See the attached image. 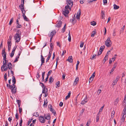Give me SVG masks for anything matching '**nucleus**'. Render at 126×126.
Wrapping results in <instances>:
<instances>
[{
    "instance_id": "46",
    "label": "nucleus",
    "mask_w": 126,
    "mask_h": 126,
    "mask_svg": "<svg viewBox=\"0 0 126 126\" xmlns=\"http://www.w3.org/2000/svg\"><path fill=\"white\" fill-rule=\"evenodd\" d=\"M14 52L12 51V53L10 54V56L11 58L14 55Z\"/></svg>"
},
{
    "instance_id": "37",
    "label": "nucleus",
    "mask_w": 126,
    "mask_h": 126,
    "mask_svg": "<svg viewBox=\"0 0 126 126\" xmlns=\"http://www.w3.org/2000/svg\"><path fill=\"white\" fill-rule=\"evenodd\" d=\"M125 120V119H124V118H121L120 121V122L121 123V125L124 122Z\"/></svg>"
},
{
    "instance_id": "53",
    "label": "nucleus",
    "mask_w": 126,
    "mask_h": 126,
    "mask_svg": "<svg viewBox=\"0 0 126 126\" xmlns=\"http://www.w3.org/2000/svg\"><path fill=\"white\" fill-rule=\"evenodd\" d=\"M19 113H20L22 111V109L21 108H19Z\"/></svg>"
},
{
    "instance_id": "33",
    "label": "nucleus",
    "mask_w": 126,
    "mask_h": 126,
    "mask_svg": "<svg viewBox=\"0 0 126 126\" xmlns=\"http://www.w3.org/2000/svg\"><path fill=\"white\" fill-rule=\"evenodd\" d=\"M71 8L72 7H71L70 6L67 5L65 6V8L66 9H68L71 10Z\"/></svg>"
},
{
    "instance_id": "19",
    "label": "nucleus",
    "mask_w": 126,
    "mask_h": 126,
    "mask_svg": "<svg viewBox=\"0 0 126 126\" xmlns=\"http://www.w3.org/2000/svg\"><path fill=\"white\" fill-rule=\"evenodd\" d=\"M22 16L23 17L24 20L26 21H30L29 19L27 18L25 15H23Z\"/></svg>"
},
{
    "instance_id": "49",
    "label": "nucleus",
    "mask_w": 126,
    "mask_h": 126,
    "mask_svg": "<svg viewBox=\"0 0 126 126\" xmlns=\"http://www.w3.org/2000/svg\"><path fill=\"white\" fill-rule=\"evenodd\" d=\"M84 44V42H81L80 43V47H82L83 46V44Z\"/></svg>"
},
{
    "instance_id": "15",
    "label": "nucleus",
    "mask_w": 126,
    "mask_h": 126,
    "mask_svg": "<svg viewBox=\"0 0 126 126\" xmlns=\"http://www.w3.org/2000/svg\"><path fill=\"white\" fill-rule=\"evenodd\" d=\"M19 7L20 10H21L23 15H25L26 11L24 9V6H23V7Z\"/></svg>"
},
{
    "instance_id": "23",
    "label": "nucleus",
    "mask_w": 126,
    "mask_h": 126,
    "mask_svg": "<svg viewBox=\"0 0 126 126\" xmlns=\"http://www.w3.org/2000/svg\"><path fill=\"white\" fill-rule=\"evenodd\" d=\"M79 78L78 77H77L75 79V80L74 82V84H75L76 85L77 83V82L79 81Z\"/></svg>"
},
{
    "instance_id": "43",
    "label": "nucleus",
    "mask_w": 126,
    "mask_h": 126,
    "mask_svg": "<svg viewBox=\"0 0 126 126\" xmlns=\"http://www.w3.org/2000/svg\"><path fill=\"white\" fill-rule=\"evenodd\" d=\"M50 47L51 49L52 50L53 49V45L52 43L50 44Z\"/></svg>"
},
{
    "instance_id": "18",
    "label": "nucleus",
    "mask_w": 126,
    "mask_h": 126,
    "mask_svg": "<svg viewBox=\"0 0 126 126\" xmlns=\"http://www.w3.org/2000/svg\"><path fill=\"white\" fill-rule=\"evenodd\" d=\"M46 115H44V116L45 117V119H47V120H49L50 118V115L49 114H48V115L47 116Z\"/></svg>"
},
{
    "instance_id": "11",
    "label": "nucleus",
    "mask_w": 126,
    "mask_h": 126,
    "mask_svg": "<svg viewBox=\"0 0 126 126\" xmlns=\"http://www.w3.org/2000/svg\"><path fill=\"white\" fill-rule=\"evenodd\" d=\"M88 101L87 99V97L86 96L83 100L81 103V104L82 105H84Z\"/></svg>"
},
{
    "instance_id": "59",
    "label": "nucleus",
    "mask_w": 126,
    "mask_h": 126,
    "mask_svg": "<svg viewBox=\"0 0 126 126\" xmlns=\"http://www.w3.org/2000/svg\"><path fill=\"white\" fill-rule=\"evenodd\" d=\"M52 72V71L51 70H49L47 76H48L49 77V76L51 74Z\"/></svg>"
},
{
    "instance_id": "3",
    "label": "nucleus",
    "mask_w": 126,
    "mask_h": 126,
    "mask_svg": "<svg viewBox=\"0 0 126 126\" xmlns=\"http://www.w3.org/2000/svg\"><path fill=\"white\" fill-rule=\"evenodd\" d=\"M110 38L108 37L105 42V45L107 47H110L111 46V43Z\"/></svg>"
},
{
    "instance_id": "20",
    "label": "nucleus",
    "mask_w": 126,
    "mask_h": 126,
    "mask_svg": "<svg viewBox=\"0 0 126 126\" xmlns=\"http://www.w3.org/2000/svg\"><path fill=\"white\" fill-rule=\"evenodd\" d=\"M118 101L119 99L118 98L116 99L114 102V105L115 106L117 104Z\"/></svg>"
},
{
    "instance_id": "48",
    "label": "nucleus",
    "mask_w": 126,
    "mask_h": 126,
    "mask_svg": "<svg viewBox=\"0 0 126 126\" xmlns=\"http://www.w3.org/2000/svg\"><path fill=\"white\" fill-rule=\"evenodd\" d=\"M104 106V105H103V106L102 107L100 108V109L99 111V112H102L103 109V108Z\"/></svg>"
},
{
    "instance_id": "5",
    "label": "nucleus",
    "mask_w": 126,
    "mask_h": 126,
    "mask_svg": "<svg viewBox=\"0 0 126 126\" xmlns=\"http://www.w3.org/2000/svg\"><path fill=\"white\" fill-rule=\"evenodd\" d=\"M8 62V61L7 60H4L3 61V65L2 66L1 68V70L2 71H3V70H2V68H4V67H5L6 65L7 64V63Z\"/></svg>"
},
{
    "instance_id": "27",
    "label": "nucleus",
    "mask_w": 126,
    "mask_h": 126,
    "mask_svg": "<svg viewBox=\"0 0 126 126\" xmlns=\"http://www.w3.org/2000/svg\"><path fill=\"white\" fill-rule=\"evenodd\" d=\"M96 30L95 29H94V31L92 32V35H91V37H93L94 36V35L95 33H96Z\"/></svg>"
},
{
    "instance_id": "6",
    "label": "nucleus",
    "mask_w": 126,
    "mask_h": 126,
    "mask_svg": "<svg viewBox=\"0 0 126 126\" xmlns=\"http://www.w3.org/2000/svg\"><path fill=\"white\" fill-rule=\"evenodd\" d=\"M39 119L40 121L42 123H44L45 122V119L43 116H41L39 117Z\"/></svg>"
},
{
    "instance_id": "51",
    "label": "nucleus",
    "mask_w": 126,
    "mask_h": 126,
    "mask_svg": "<svg viewBox=\"0 0 126 126\" xmlns=\"http://www.w3.org/2000/svg\"><path fill=\"white\" fill-rule=\"evenodd\" d=\"M32 119H29L28 122V123L27 124V125L28 126L29 124L31 123L32 122Z\"/></svg>"
},
{
    "instance_id": "31",
    "label": "nucleus",
    "mask_w": 126,
    "mask_h": 126,
    "mask_svg": "<svg viewBox=\"0 0 126 126\" xmlns=\"http://www.w3.org/2000/svg\"><path fill=\"white\" fill-rule=\"evenodd\" d=\"M66 26V24H65L64 25L63 28L62 29V32L63 33L65 31V27Z\"/></svg>"
},
{
    "instance_id": "63",
    "label": "nucleus",
    "mask_w": 126,
    "mask_h": 126,
    "mask_svg": "<svg viewBox=\"0 0 126 126\" xmlns=\"http://www.w3.org/2000/svg\"><path fill=\"white\" fill-rule=\"evenodd\" d=\"M52 106L51 104H49V105L48 106V107L49 109H51L52 108Z\"/></svg>"
},
{
    "instance_id": "26",
    "label": "nucleus",
    "mask_w": 126,
    "mask_h": 126,
    "mask_svg": "<svg viewBox=\"0 0 126 126\" xmlns=\"http://www.w3.org/2000/svg\"><path fill=\"white\" fill-rule=\"evenodd\" d=\"M71 93V92L70 91H69L68 95L65 97V99H67L70 97Z\"/></svg>"
},
{
    "instance_id": "25",
    "label": "nucleus",
    "mask_w": 126,
    "mask_h": 126,
    "mask_svg": "<svg viewBox=\"0 0 126 126\" xmlns=\"http://www.w3.org/2000/svg\"><path fill=\"white\" fill-rule=\"evenodd\" d=\"M68 40L69 42H70L71 40V38L70 34V30L69 31V33H68Z\"/></svg>"
},
{
    "instance_id": "29",
    "label": "nucleus",
    "mask_w": 126,
    "mask_h": 126,
    "mask_svg": "<svg viewBox=\"0 0 126 126\" xmlns=\"http://www.w3.org/2000/svg\"><path fill=\"white\" fill-rule=\"evenodd\" d=\"M56 85L57 86L56 87V88L59 87L60 86V81H57L56 83Z\"/></svg>"
},
{
    "instance_id": "21",
    "label": "nucleus",
    "mask_w": 126,
    "mask_h": 126,
    "mask_svg": "<svg viewBox=\"0 0 126 126\" xmlns=\"http://www.w3.org/2000/svg\"><path fill=\"white\" fill-rule=\"evenodd\" d=\"M62 22L60 21H59L58 23L57 24L58 25V28H60L61 27L62 25Z\"/></svg>"
},
{
    "instance_id": "54",
    "label": "nucleus",
    "mask_w": 126,
    "mask_h": 126,
    "mask_svg": "<svg viewBox=\"0 0 126 126\" xmlns=\"http://www.w3.org/2000/svg\"><path fill=\"white\" fill-rule=\"evenodd\" d=\"M101 15L102 16H105L104 12L102 10L101 11Z\"/></svg>"
},
{
    "instance_id": "12",
    "label": "nucleus",
    "mask_w": 126,
    "mask_h": 126,
    "mask_svg": "<svg viewBox=\"0 0 126 126\" xmlns=\"http://www.w3.org/2000/svg\"><path fill=\"white\" fill-rule=\"evenodd\" d=\"M42 49L41 52V62L42 63H44L45 62V58H44L43 56L42 55Z\"/></svg>"
},
{
    "instance_id": "10",
    "label": "nucleus",
    "mask_w": 126,
    "mask_h": 126,
    "mask_svg": "<svg viewBox=\"0 0 126 126\" xmlns=\"http://www.w3.org/2000/svg\"><path fill=\"white\" fill-rule=\"evenodd\" d=\"M95 72H94L91 76V77L89 79V81L90 83V81L92 82V81L93 80V79L95 77Z\"/></svg>"
},
{
    "instance_id": "58",
    "label": "nucleus",
    "mask_w": 126,
    "mask_h": 126,
    "mask_svg": "<svg viewBox=\"0 0 126 126\" xmlns=\"http://www.w3.org/2000/svg\"><path fill=\"white\" fill-rule=\"evenodd\" d=\"M17 46H15L13 48V49H12V51H13L14 52Z\"/></svg>"
},
{
    "instance_id": "28",
    "label": "nucleus",
    "mask_w": 126,
    "mask_h": 126,
    "mask_svg": "<svg viewBox=\"0 0 126 126\" xmlns=\"http://www.w3.org/2000/svg\"><path fill=\"white\" fill-rule=\"evenodd\" d=\"M114 9L115 10L117 9H119V6H118L115 4H114L113 5Z\"/></svg>"
},
{
    "instance_id": "35",
    "label": "nucleus",
    "mask_w": 126,
    "mask_h": 126,
    "mask_svg": "<svg viewBox=\"0 0 126 126\" xmlns=\"http://www.w3.org/2000/svg\"><path fill=\"white\" fill-rule=\"evenodd\" d=\"M33 114H34L33 115V116H35L36 117H38L39 116V114H38V113L37 112H34L33 113Z\"/></svg>"
},
{
    "instance_id": "50",
    "label": "nucleus",
    "mask_w": 126,
    "mask_h": 126,
    "mask_svg": "<svg viewBox=\"0 0 126 126\" xmlns=\"http://www.w3.org/2000/svg\"><path fill=\"white\" fill-rule=\"evenodd\" d=\"M63 75L62 76V78L63 79H64L65 78V73H63Z\"/></svg>"
},
{
    "instance_id": "9",
    "label": "nucleus",
    "mask_w": 126,
    "mask_h": 126,
    "mask_svg": "<svg viewBox=\"0 0 126 126\" xmlns=\"http://www.w3.org/2000/svg\"><path fill=\"white\" fill-rule=\"evenodd\" d=\"M56 32L55 30H53L50 33L48 34V36H53L54 35H55Z\"/></svg>"
},
{
    "instance_id": "34",
    "label": "nucleus",
    "mask_w": 126,
    "mask_h": 126,
    "mask_svg": "<svg viewBox=\"0 0 126 126\" xmlns=\"http://www.w3.org/2000/svg\"><path fill=\"white\" fill-rule=\"evenodd\" d=\"M115 114V112L114 111H113L111 112V118H113L114 116V114Z\"/></svg>"
},
{
    "instance_id": "47",
    "label": "nucleus",
    "mask_w": 126,
    "mask_h": 126,
    "mask_svg": "<svg viewBox=\"0 0 126 126\" xmlns=\"http://www.w3.org/2000/svg\"><path fill=\"white\" fill-rule=\"evenodd\" d=\"M99 120V116L98 115H96V121L97 122Z\"/></svg>"
},
{
    "instance_id": "57",
    "label": "nucleus",
    "mask_w": 126,
    "mask_h": 126,
    "mask_svg": "<svg viewBox=\"0 0 126 126\" xmlns=\"http://www.w3.org/2000/svg\"><path fill=\"white\" fill-rule=\"evenodd\" d=\"M16 101L18 104H21V101L20 100L17 99L16 100Z\"/></svg>"
},
{
    "instance_id": "14",
    "label": "nucleus",
    "mask_w": 126,
    "mask_h": 126,
    "mask_svg": "<svg viewBox=\"0 0 126 126\" xmlns=\"http://www.w3.org/2000/svg\"><path fill=\"white\" fill-rule=\"evenodd\" d=\"M72 57V56H70L69 57L68 59L67 60L70 63H73Z\"/></svg>"
},
{
    "instance_id": "64",
    "label": "nucleus",
    "mask_w": 126,
    "mask_h": 126,
    "mask_svg": "<svg viewBox=\"0 0 126 126\" xmlns=\"http://www.w3.org/2000/svg\"><path fill=\"white\" fill-rule=\"evenodd\" d=\"M105 46L104 45L103 46H101L100 47V48L101 49L103 50L105 48Z\"/></svg>"
},
{
    "instance_id": "7",
    "label": "nucleus",
    "mask_w": 126,
    "mask_h": 126,
    "mask_svg": "<svg viewBox=\"0 0 126 126\" xmlns=\"http://www.w3.org/2000/svg\"><path fill=\"white\" fill-rule=\"evenodd\" d=\"M66 4L72 7L73 5V2L72 0H66Z\"/></svg>"
},
{
    "instance_id": "2",
    "label": "nucleus",
    "mask_w": 126,
    "mask_h": 126,
    "mask_svg": "<svg viewBox=\"0 0 126 126\" xmlns=\"http://www.w3.org/2000/svg\"><path fill=\"white\" fill-rule=\"evenodd\" d=\"M8 69L10 70L13 69V65L11 63H8L5 67L2 68V70L3 71H6L8 70Z\"/></svg>"
},
{
    "instance_id": "38",
    "label": "nucleus",
    "mask_w": 126,
    "mask_h": 126,
    "mask_svg": "<svg viewBox=\"0 0 126 126\" xmlns=\"http://www.w3.org/2000/svg\"><path fill=\"white\" fill-rule=\"evenodd\" d=\"M79 61H77V64L76 65V70H77L78 68V66L79 64Z\"/></svg>"
},
{
    "instance_id": "4",
    "label": "nucleus",
    "mask_w": 126,
    "mask_h": 126,
    "mask_svg": "<svg viewBox=\"0 0 126 126\" xmlns=\"http://www.w3.org/2000/svg\"><path fill=\"white\" fill-rule=\"evenodd\" d=\"M21 35H19L17 33L15 34L14 36V38L16 40L15 42L16 43H18L20 40L21 39Z\"/></svg>"
},
{
    "instance_id": "36",
    "label": "nucleus",
    "mask_w": 126,
    "mask_h": 126,
    "mask_svg": "<svg viewBox=\"0 0 126 126\" xmlns=\"http://www.w3.org/2000/svg\"><path fill=\"white\" fill-rule=\"evenodd\" d=\"M80 12L79 13V14L78 15H77L76 16V18L78 19H79L80 18Z\"/></svg>"
},
{
    "instance_id": "44",
    "label": "nucleus",
    "mask_w": 126,
    "mask_h": 126,
    "mask_svg": "<svg viewBox=\"0 0 126 126\" xmlns=\"http://www.w3.org/2000/svg\"><path fill=\"white\" fill-rule=\"evenodd\" d=\"M19 58V57H16V58L15 59V60L14 62L16 63L18 61V59Z\"/></svg>"
},
{
    "instance_id": "16",
    "label": "nucleus",
    "mask_w": 126,
    "mask_h": 126,
    "mask_svg": "<svg viewBox=\"0 0 126 126\" xmlns=\"http://www.w3.org/2000/svg\"><path fill=\"white\" fill-rule=\"evenodd\" d=\"M50 110L51 112L52 113L54 114V116H56L57 115V114L56 111L52 108L51 109H50Z\"/></svg>"
},
{
    "instance_id": "61",
    "label": "nucleus",
    "mask_w": 126,
    "mask_h": 126,
    "mask_svg": "<svg viewBox=\"0 0 126 126\" xmlns=\"http://www.w3.org/2000/svg\"><path fill=\"white\" fill-rule=\"evenodd\" d=\"M96 58L95 57V56L94 55H93V56L92 57L90 58V59L91 60H93L94 59H95Z\"/></svg>"
},
{
    "instance_id": "41",
    "label": "nucleus",
    "mask_w": 126,
    "mask_h": 126,
    "mask_svg": "<svg viewBox=\"0 0 126 126\" xmlns=\"http://www.w3.org/2000/svg\"><path fill=\"white\" fill-rule=\"evenodd\" d=\"M16 33H17L19 35H21V31L19 30H17L16 31Z\"/></svg>"
},
{
    "instance_id": "22",
    "label": "nucleus",
    "mask_w": 126,
    "mask_h": 126,
    "mask_svg": "<svg viewBox=\"0 0 126 126\" xmlns=\"http://www.w3.org/2000/svg\"><path fill=\"white\" fill-rule=\"evenodd\" d=\"M53 81V79L52 77H50L49 79V82L50 83H51Z\"/></svg>"
},
{
    "instance_id": "32",
    "label": "nucleus",
    "mask_w": 126,
    "mask_h": 126,
    "mask_svg": "<svg viewBox=\"0 0 126 126\" xmlns=\"http://www.w3.org/2000/svg\"><path fill=\"white\" fill-rule=\"evenodd\" d=\"M108 58V55H106L104 58V62H103V63H104L106 60H107Z\"/></svg>"
},
{
    "instance_id": "24",
    "label": "nucleus",
    "mask_w": 126,
    "mask_h": 126,
    "mask_svg": "<svg viewBox=\"0 0 126 126\" xmlns=\"http://www.w3.org/2000/svg\"><path fill=\"white\" fill-rule=\"evenodd\" d=\"M24 0H21V4L19 6V7H20L21 6V7H23V6H24Z\"/></svg>"
},
{
    "instance_id": "39",
    "label": "nucleus",
    "mask_w": 126,
    "mask_h": 126,
    "mask_svg": "<svg viewBox=\"0 0 126 126\" xmlns=\"http://www.w3.org/2000/svg\"><path fill=\"white\" fill-rule=\"evenodd\" d=\"M14 19L13 18H12L10 20V21L9 23V24L10 25H11L12 23L13 22Z\"/></svg>"
},
{
    "instance_id": "30",
    "label": "nucleus",
    "mask_w": 126,
    "mask_h": 126,
    "mask_svg": "<svg viewBox=\"0 0 126 126\" xmlns=\"http://www.w3.org/2000/svg\"><path fill=\"white\" fill-rule=\"evenodd\" d=\"M39 74L40 72L39 71H38L37 73L36 77L37 79H39V78L40 77V75H39Z\"/></svg>"
},
{
    "instance_id": "55",
    "label": "nucleus",
    "mask_w": 126,
    "mask_h": 126,
    "mask_svg": "<svg viewBox=\"0 0 126 126\" xmlns=\"http://www.w3.org/2000/svg\"><path fill=\"white\" fill-rule=\"evenodd\" d=\"M48 78L49 77L48 76H47V77L45 79V83H46V82L47 81Z\"/></svg>"
},
{
    "instance_id": "17",
    "label": "nucleus",
    "mask_w": 126,
    "mask_h": 126,
    "mask_svg": "<svg viewBox=\"0 0 126 126\" xmlns=\"http://www.w3.org/2000/svg\"><path fill=\"white\" fill-rule=\"evenodd\" d=\"M48 90L47 88L45 87H44L42 90V93H45L47 92Z\"/></svg>"
},
{
    "instance_id": "45",
    "label": "nucleus",
    "mask_w": 126,
    "mask_h": 126,
    "mask_svg": "<svg viewBox=\"0 0 126 126\" xmlns=\"http://www.w3.org/2000/svg\"><path fill=\"white\" fill-rule=\"evenodd\" d=\"M5 47L3 48V49L2 50V55H3V54L5 53Z\"/></svg>"
},
{
    "instance_id": "40",
    "label": "nucleus",
    "mask_w": 126,
    "mask_h": 126,
    "mask_svg": "<svg viewBox=\"0 0 126 126\" xmlns=\"http://www.w3.org/2000/svg\"><path fill=\"white\" fill-rule=\"evenodd\" d=\"M91 24L93 26H95L96 24V22L94 21L91 22Z\"/></svg>"
},
{
    "instance_id": "62",
    "label": "nucleus",
    "mask_w": 126,
    "mask_h": 126,
    "mask_svg": "<svg viewBox=\"0 0 126 126\" xmlns=\"http://www.w3.org/2000/svg\"><path fill=\"white\" fill-rule=\"evenodd\" d=\"M16 119H18V114L17 113H16Z\"/></svg>"
},
{
    "instance_id": "52",
    "label": "nucleus",
    "mask_w": 126,
    "mask_h": 126,
    "mask_svg": "<svg viewBox=\"0 0 126 126\" xmlns=\"http://www.w3.org/2000/svg\"><path fill=\"white\" fill-rule=\"evenodd\" d=\"M123 115H126V109H124L123 110Z\"/></svg>"
},
{
    "instance_id": "60",
    "label": "nucleus",
    "mask_w": 126,
    "mask_h": 126,
    "mask_svg": "<svg viewBox=\"0 0 126 126\" xmlns=\"http://www.w3.org/2000/svg\"><path fill=\"white\" fill-rule=\"evenodd\" d=\"M117 66V64L116 63H115L113 65V67L112 68H113L114 69Z\"/></svg>"
},
{
    "instance_id": "8",
    "label": "nucleus",
    "mask_w": 126,
    "mask_h": 126,
    "mask_svg": "<svg viewBox=\"0 0 126 126\" xmlns=\"http://www.w3.org/2000/svg\"><path fill=\"white\" fill-rule=\"evenodd\" d=\"M63 14L65 16H67L66 14H68L69 13V11L67 9H65L63 11Z\"/></svg>"
},
{
    "instance_id": "1",
    "label": "nucleus",
    "mask_w": 126,
    "mask_h": 126,
    "mask_svg": "<svg viewBox=\"0 0 126 126\" xmlns=\"http://www.w3.org/2000/svg\"><path fill=\"white\" fill-rule=\"evenodd\" d=\"M12 82L13 84L11 85H8V84H7V86L8 88L11 90L12 93L13 94H15L16 92L17 88L15 84L16 83V79L15 77L13 76L12 78Z\"/></svg>"
},
{
    "instance_id": "42",
    "label": "nucleus",
    "mask_w": 126,
    "mask_h": 126,
    "mask_svg": "<svg viewBox=\"0 0 126 126\" xmlns=\"http://www.w3.org/2000/svg\"><path fill=\"white\" fill-rule=\"evenodd\" d=\"M120 78V77L119 76H117L116 79H115L114 80V81H115L117 83V81Z\"/></svg>"
},
{
    "instance_id": "13",
    "label": "nucleus",
    "mask_w": 126,
    "mask_h": 126,
    "mask_svg": "<svg viewBox=\"0 0 126 126\" xmlns=\"http://www.w3.org/2000/svg\"><path fill=\"white\" fill-rule=\"evenodd\" d=\"M19 21L18 19L16 20V24H17L16 27L17 28H19L22 27V26L21 24H20L18 22Z\"/></svg>"
},
{
    "instance_id": "56",
    "label": "nucleus",
    "mask_w": 126,
    "mask_h": 126,
    "mask_svg": "<svg viewBox=\"0 0 126 126\" xmlns=\"http://www.w3.org/2000/svg\"><path fill=\"white\" fill-rule=\"evenodd\" d=\"M40 84H42L41 86H42V88H43V87H46V86L44 85V83H43L40 82Z\"/></svg>"
}]
</instances>
